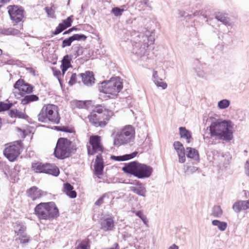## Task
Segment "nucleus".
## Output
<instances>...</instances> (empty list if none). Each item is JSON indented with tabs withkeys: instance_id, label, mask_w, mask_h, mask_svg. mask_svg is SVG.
Wrapping results in <instances>:
<instances>
[{
	"instance_id": "1",
	"label": "nucleus",
	"mask_w": 249,
	"mask_h": 249,
	"mask_svg": "<svg viewBox=\"0 0 249 249\" xmlns=\"http://www.w3.org/2000/svg\"><path fill=\"white\" fill-rule=\"evenodd\" d=\"M154 32L144 29L142 33L135 31L124 33L127 36H130V38L127 39H129L132 44L131 58L134 61H145L147 59L149 43L153 44L155 40Z\"/></svg>"
},
{
	"instance_id": "2",
	"label": "nucleus",
	"mask_w": 249,
	"mask_h": 249,
	"mask_svg": "<svg viewBox=\"0 0 249 249\" xmlns=\"http://www.w3.org/2000/svg\"><path fill=\"white\" fill-rule=\"evenodd\" d=\"M112 135L113 136L114 145L119 147L133 142L135 131L132 125H127L122 128L114 129Z\"/></svg>"
},
{
	"instance_id": "3",
	"label": "nucleus",
	"mask_w": 249,
	"mask_h": 249,
	"mask_svg": "<svg viewBox=\"0 0 249 249\" xmlns=\"http://www.w3.org/2000/svg\"><path fill=\"white\" fill-rule=\"evenodd\" d=\"M209 129L211 135L219 140L229 142L232 139L231 126L229 122L224 121L213 122Z\"/></svg>"
},
{
	"instance_id": "4",
	"label": "nucleus",
	"mask_w": 249,
	"mask_h": 249,
	"mask_svg": "<svg viewBox=\"0 0 249 249\" xmlns=\"http://www.w3.org/2000/svg\"><path fill=\"white\" fill-rule=\"evenodd\" d=\"M35 213L39 219L51 220L59 216V211L53 202H42L34 209Z\"/></svg>"
},
{
	"instance_id": "5",
	"label": "nucleus",
	"mask_w": 249,
	"mask_h": 249,
	"mask_svg": "<svg viewBox=\"0 0 249 249\" xmlns=\"http://www.w3.org/2000/svg\"><path fill=\"white\" fill-rule=\"evenodd\" d=\"M123 169L124 172L133 175L139 178H149L153 172V168L150 166L136 161L128 163Z\"/></svg>"
},
{
	"instance_id": "6",
	"label": "nucleus",
	"mask_w": 249,
	"mask_h": 249,
	"mask_svg": "<svg viewBox=\"0 0 249 249\" xmlns=\"http://www.w3.org/2000/svg\"><path fill=\"white\" fill-rule=\"evenodd\" d=\"M60 119L58 107L53 104L44 106L38 115V120L42 123L50 121L54 124H58Z\"/></svg>"
},
{
	"instance_id": "7",
	"label": "nucleus",
	"mask_w": 249,
	"mask_h": 249,
	"mask_svg": "<svg viewBox=\"0 0 249 249\" xmlns=\"http://www.w3.org/2000/svg\"><path fill=\"white\" fill-rule=\"evenodd\" d=\"M123 88L122 82L119 77L112 78L101 83L99 90L106 94L116 96Z\"/></svg>"
},
{
	"instance_id": "8",
	"label": "nucleus",
	"mask_w": 249,
	"mask_h": 249,
	"mask_svg": "<svg viewBox=\"0 0 249 249\" xmlns=\"http://www.w3.org/2000/svg\"><path fill=\"white\" fill-rule=\"evenodd\" d=\"M71 142L66 138H59L54 149V154L59 159H64L69 157L71 152L70 146Z\"/></svg>"
},
{
	"instance_id": "9",
	"label": "nucleus",
	"mask_w": 249,
	"mask_h": 249,
	"mask_svg": "<svg viewBox=\"0 0 249 249\" xmlns=\"http://www.w3.org/2000/svg\"><path fill=\"white\" fill-rule=\"evenodd\" d=\"M32 168L36 173H45L55 177L58 176L60 173L58 167L50 163L43 164L39 162H33Z\"/></svg>"
},
{
	"instance_id": "10",
	"label": "nucleus",
	"mask_w": 249,
	"mask_h": 249,
	"mask_svg": "<svg viewBox=\"0 0 249 249\" xmlns=\"http://www.w3.org/2000/svg\"><path fill=\"white\" fill-rule=\"evenodd\" d=\"M21 149V141H16L5 147L3 154L9 161H14L20 154Z\"/></svg>"
},
{
	"instance_id": "11",
	"label": "nucleus",
	"mask_w": 249,
	"mask_h": 249,
	"mask_svg": "<svg viewBox=\"0 0 249 249\" xmlns=\"http://www.w3.org/2000/svg\"><path fill=\"white\" fill-rule=\"evenodd\" d=\"M90 145L87 146L88 153L93 155L97 152H103V149L101 144V137L98 135H93L89 137Z\"/></svg>"
},
{
	"instance_id": "12",
	"label": "nucleus",
	"mask_w": 249,
	"mask_h": 249,
	"mask_svg": "<svg viewBox=\"0 0 249 249\" xmlns=\"http://www.w3.org/2000/svg\"><path fill=\"white\" fill-rule=\"evenodd\" d=\"M8 13L11 20L17 23L23 18L24 10L21 7L16 5H10L8 7Z\"/></svg>"
},
{
	"instance_id": "13",
	"label": "nucleus",
	"mask_w": 249,
	"mask_h": 249,
	"mask_svg": "<svg viewBox=\"0 0 249 249\" xmlns=\"http://www.w3.org/2000/svg\"><path fill=\"white\" fill-rule=\"evenodd\" d=\"M15 89H18L21 94L30 93L33 91V87L24 82L22 79L18 80L14 85Z\"/></svg>"
},
{
	"instance_id": "14",
	"label": "nucleus",
	"mask_w": 249,
	"mask_h": 249,
	"mask_svg": "<svg viewBox=\"0 0 249 249\" xmlns=\"http://www.w3.org/2000/svg\"><path fill=\"white\" fill-rule=\"evenodd\" d=\"M131 184H132V186L129 188L130 191L143 197H146V189L141 182L138 180H135Z\"/></svg>"
},
{
	"instance_id": "15",
	"label": "nucleus",
	"mask_w": 249,
	"mask_h": 249,
	"mask_svg": "<svg viewBox=\"0 0 249 249\" xmlns=\"http://www.w3.org/2000/svg\"><path fill=\"white\" fill-rule=\"evenodd\" d=\"M232 208L236 213L249 209V199L247 200H237L233 203Z\"/></svg>"
},
{
	"instance_id": "16",
	"label": "nucleus",
	"mask_w": 249,
	"mask_h": 249,
	"mask_svg": "<svg viewBox=\"0 0 249 249\" xmlns=\"http://www.w3.org/2000/svg\"><path fill=\"white\" fill-rule=\"evenodd\" d=\"M174 148L177 153L179 163H184L186 160L185 149L183 144L178 141H176L173 144Z\"/></svg>"
},
{
	"instance_id": "17",
	"label": "nucleus",
	"mask_w": 249,
	"mask_h": 249,
	"mask_svg": "<svg viewBox=\"0 0 249 249\" xmlns=\"http://www.w3.org/2000/svg\"><path fill=\"white\" fill-rule=\"evenodd\" d=\"M78 75L81 78L83 84L87 86H91L94 83L95 78L91 71H86L84 73L79 74Z\"/></svg>"
},
{
	"instance_id": "18",
	"label": "nucleus",
	"mask_w": 249,
	"mask_h": 249,
	"mask_svg": "<svg viewBox=\"0 0 249 249\" xmlns=\"http://www.w3.org/2000/svg\"><path fill=\"white\" fill-rule=\"evenodd\" d=\"M104 168V162L101 155L96 156L94 164V174L99 178L100 176L103 175V171Z\"/></svg>"
},
{
	"instance_id": "19",
	"label": "nucleus",
	"mask_w": 249,
	"mask_h": 249,
	"mask_svg": "<svg viewBox=\"0 0 249 249\" xmlns=\"http://www.w3.org/2000/svg\"><path fill=\"white\" fill-rule=\"evenodd\" d=\"M88 118L89 122L96 127H104L107 124L106 122L101 120L102 117L97 115L95 112H91Z\"/></svg>"
},
{
	"instance_id": "20",
	"label": "nucleus",
	"mask_w": 249,
	"mask_h": 249,
	"mask_svg": "<svg viewBox=\"0 0 249 249\" xmlns=\"http://www.w3.org/2000/svg\"><path fill=\"white\" fill-rule=\"evenodd\" d=\"M114 227V220L111 217L102 219L101 221V228L104 231H109L113 229Z\"/></svg>"
},
{
	"instance_id": "21",
	"label": "nucleus",
	"mask_w": 249,
	"mask_h": 249,
	"mask_svg": "<svg viewBox=\"0 0 249 249\" xmlns=\"http://www.w3.org/2000/svg\"><path fill=\"white\" fill-rule=\"evenodd\" d=\"M28 196L33 200L40 197L42 195V192L36 187H31L27 192Z\"/></svg>"
},
{
	"instance_id": "22",
	"label": "nucleus",
	"mask_w": 249,
	"mask_h": 249,
	"mask_svg": "<svg viewBox=\"0 0 249 249\" xmlns=\"http://www.w3.org/2000/svg\"><path fill=\"white\" fill-rule=\"evenodd\" d=\"M63 192L70 198H74L76 197V192L73 190V187L69 183L64 184Z\"/></svg>"
},
{
	"instance_id": "23",
	"label": "nucleus",
	"mask_w": 249,
	"mask_h": 249,
	"mask_svg": "<svg viewBox=\"0 0 249 249\" xmlns=\"http://www.w3.org/2000/svg\"><path fill=\"white\" fill-rule=\"evenodd\" d=\"M138 152L135 151L130 154H126L123 156H112L111 157V159L114 160L116 161H125L128 160H130L137 156Z\"/></svg>"
},
{
	"instance_id": "24",
	"label": "nucleus",
	"mask_w": 249,
	"mask_h": 249,
	"mask_svg": "<svg viewBox=\"0 0 249 249\" xmlns=\"http://www.w3.org/2000/svg\"><path fill=\"white\" fill-rule=\"evenodd\" d=\"M71 58L68 55H67L63 57L61 65V69L63 75L64 74L65 71L68 70V69L71 67Z\"/></svg>"
},
{
	"instance_id": "25",
	"label": "nucleus",
	"mask_w": 249,
	"mask_h": 249,
	"mask_svg": "<svg viewBox=\"0 0 249 249\" xmlns=\"http://www.w3.org/2000/svg\"><path fill=\"white\" fill-rule=\"evenodd\" d=\"M0 33L5 36H18L20 34V31L13 28H1L0 29Z\"/></svg>"
},
{
	"instance_id": "26",
	"label": "nucleus",
	"mask_w": 249,
	"mask_h": 249,
	"mask_svg": "<svg viewBox=\"0 0 249 249\" xmlns=\"http://www.w3.org/2000/svg\"><path fill=\"white\" fill-rule=\"evenodd\" d=\"M186 156L190 159L197 160L199 159V154L197 150L192 147L186 148Z\"/></svg>"
},
{
	"instance_id": "27",
	"label": "nucleus",
	"mask_w": 249,
	"mask_h": 249,
	"mask_svg": "<svg viewBox=\"0 0 249 249\" xmlns=\"http://www.w3.org/2000/svg\"><path fill=\"white\" fill-rule=\"evenodd\" d=\"M179 130L180 137L185 139L187 142L189 143L190 142V139L192 138L191 132L184 127H180Z\"/></svg>"
},
{
	"instance_id": "28",
	"label": "nucleus",
	"mask_w": 249,
	"mask_h": 249,
	"mask_svg": "<svg viewBox=\"0 0 249 249\" xmlns=\"http://www.w3.org/2000/svg\"><path fill=\"white\" fill-rule=\"evenodd\" d=\"M39 100L38 97L34 94L27 95L21 99V103L22 105H27L31 102L37 101Z\"/></svg>"
},
{
	"instance_id": "29",
	"label": "nucleus",
	"mask_w": 249,
	"mask_h": 249,
	"mask_svg": "<svg viewBox=\"0 0 249 249\" xmlns=\"http://www.w3.org/2000/svg\"><path fill=\"white\" fill-rule=\"evenodd\" d=\"M9 114L11 117L18 118L20 119H26L27 115L22 112L18 109H11L10 110Z\"/></svg>"
},
{
	"instance_id": "30",
	"label": "nucleus",
	"mask_w": 249,
	"mask_h": 249,
	"mask_svg": "<svg viewBox=\"0 0 249 249\" xmlns=\"http://www.w3.org/2000/svg\"><path fill=\"white\" fill-rule=\"evenodd\" d=\"M212 224L213 225L217 227L218 229L221 231H224L227 227V223L226 222L218 220H213Z\"/></svg>"
},
{
	"instance_id": "31",
	"label": "nucleus",
	"mask_w": 249,
	"mask_h": 249,
	"mask_svg": "<svg viewBox=\"0 0 249 249\" xmlns=\"http://www.w3.org/2000/svg\"><path fill=\"white\" fill-rule=\"evenodd\" d=\"M14 229L15 233H17L18 235H22L24 232L26 227L19 223L17 222L14 225Z\"/></svg>"
},
{
	"instance_id": "32",
	"label": "nucleus",
	"mask_w": 249,
	"mask_h": 249,
	"mask_svg": "<svg viewBox=\"0 0 249 249\" xmlns=\"http://www.w3.org/2000/svg\"><path fill=\"white\" fill-rule=\"evenodd\" d=\"M223 214V211L221 207L219 205L213 206L212 209L211 215L215 217H220Z\"/></svg>"
},
{
	"instance_id": "33",
	"label": "nucleus",
	"mask_w": 249,
	"mask_h": 249,
	"mask_svg": "<svg viewBox=\"0 0 249 249\" xmlns=\"http://www.w3.org/2000/svg\"><path fill=\"white\" fill-rule=\"evenodd\" d=\"M56 9V7L54 5H53L51 7H46L45 8V10L47 14L48 17L50 18H55V12Z\"/></svg>"
},
{
	"instance_id": "34",
	"label": "nucleus",
	"mask_w": 249,
	"mask_h": 249,
	"mask_svg": "<svg viewBox=\"0 0 249 249\" xmlns=\"http://www.w3.org/2000/svg\"><path fill=\"white\" fill-rule=\"evenodd\" d=\"M75 249H90L89 241L86 239L82 240L76 247Z\"/></svg>"
},
{
	"instance_id": "35",
	"label": "nucleus",
	"mask_w": 249,
	"mask_h": 249,
	"mask_svg": "<svg viewBox=\"0 0 249 249\" xmlns=\"http://www.w3.org/2000/svg\"><path fill=\"white\" fill-rule=\"evenodd\" d=\"M230 105V101L227 99H223L218 102L217 107L220 109L227 108Z\"/></svg>"
},
{
	"instance_id": "36",
	"label": "nucleus",
	"mask_w": 249,
	"mask_h": 249,
	"mask_svg": "<svg viewBox=\"0 0 249 249\" xmlns=\"http://www.w3.org/2000/svg\"><path fill=\"white\" fill-rule=\"evenodd\" d=\"M231 159V156L229 152L223 154L221 161L223 163L224 165L228 164Z\"/></svg>"
},
{
	"instance_id": "37",
	"label": "nucleus",
	"mask_w": 249,
	"mask_h": 249,
	"mask_svg": "<svg viewBox=\"0 0 249 249\" xmlns=\"http://www.w3.org/2000/svg\"><path fill=\"white\" fill-rule=\"evenodd\" d=\"M71 105L74 107L79 108H84L86 107V103L83 101L74 100L71 102Z\"/></svg>"
},
{
	"instance_id": "38",
	"label": "nucleus",
	"mask_w": 249,
	"mask_h": 249,
	"mask_svg": "<svg viewBox=\"0 0 249 249\" xmlns=\"http://www.w3.org/2000/svg\"><path fill=\"white\" fill-rule=\"evenodd\" d=\"M72 21V20L71 17H69L67 18V19L63 20L62 22L59 24L62 25V27L65 30L71 26Z\"/></svg>"
},
{
	"instance_id": "39",
	"label": "nucleus",
	"mask_w": 249,
	"mask_h": 249,
	"mask_svg": "<svg viewBox=\"0 0 249 249\" xmlns=\"http://www.w3.org/2000/svg\"><path fill=\"white\" fill-rule=\"evenodd\" d=\"M215 18L218 21H220V22H222L225 25H227L229 23L228 18L221 13H218L215 16Z\"/></svg>"
},
{
	"instance_id": "40",
	"label": "nucleus",
	"mask_w": 249,
	"mask_h": 249,
	"mask_svg": "<svg viewBox=\"0 0 249 249\" xmlns=\"http://www.w3.org/2000/svg\"><path fill=\"white\" fill-rule=\"evenodd\" d=\"M196 72L198 77L207 79V74L204 70L198 68L196 70Z\"/></svg>"
},
{
	"instance_id": "41",
	"label": "nucleus",
	"mask_w": 249,
	"mask_h": 249,
	"mask_svg": "<svg viewBox=\"0 0 249 249\" xmlns=\"http://www.w3.org/2000/svg\"><path fill=\"white\" fill-rule=\"evenodd\" d=\"M154 84L158 88H161L162 89H165L167 88V85L165 82H164L161 78L159 80H155Z\"/></svg>"
},
{
	"instance_id": "42",
	"label": "nucleus",
	"mask_w": 249,
	"mask_h": 249,
	"mask_svg": "<svg viewBox=\"0 0 249 249\" xmlns=\"http://www.w3.org/2000/svg\"><path fill=\"white\" fill-rule=\"evenodd\" d=\"M12 105V103L0 102V112L9 110Z\"/></svg>"
},
{
	"instance_id": "43",
	"label": "nucleus",
	"mask_w": 249,
	"mask_h": 249,
	"mask_svg": "<svg viewBox=\"0 0 249 249\" xmlns=\"http://www.w3.org/2000/svg\"><path fill=\"white\" fill-rule=\"evenodd\" d=\"M124 11L123 8H120L119 7H114L111 10V12L116 17H119L122 15L123 12Z\"/></svg>"
},
{
	"instance_id": "44",
	"label": "nucleus",
	"mask_w": 249,
	"mask_h": 249,
	"mask_svg": "<svg viewBox=\"0 0 249 249\" xmlns=\"http://www.w3.org/2000/svg\"><path fill=\"white\" fill-rule=\"evenodd\" d=\"M73 41L74 40H85L87 38L86 36L83 34H74L71 36Z\"/></svg>"
},
{
	"instance_id": "45",
	"label": "nucleus",
	"mask_w": 249,
	"mask_h": 249,
	"mask_svg": "<svg viewBox=\"0 0 249 249\" xmlns=\"http://www.w3.org/2000/svg\"><path fill=\"white\" fill-rule=\"evenodd\" d=\"M72 41L73 40L71 36L69 37L68 38L65 39L62 42V47L65 48L66 47L71 46Z\"/></svg>"
},
{
	"instance_id": "46",
	"label": "nucleus",
	"mask_w": 249,
	"mask_h": 249,
	"mask_svg": "<svg viewBox=\"0 0 249 249\" xmlns=\"http://www.w3.org/2000/svg\"><path fill=\"white\" fill-rule=\"evenodd\" d=\"M197 168L195 166H187L186 170H185V173L187 174H192L195 173L197 170Z\"/></svg>"
},
{
	"instance_id": "47",
	"label": "nucleus",
	"mask_w": 249,
	"mask_h": 249,
	"mask_svg": "<svg viewBox=\"0 0 249 249\" xmlns=\"http://www.w3.org/2000/svg\"><path fill=\"white\" fill-rule=\"evenodd\" d=\"M19 240L21 243H26L29 242V237L24 233V232L22 235H19Z\"/></svg>"
},
{
	"instance_id": "48",
	"label": "nucleus",
	"mask_w": 249,
	"mask_h": 249,
	"mask_svg": "<svg viewBox=\"0 0 249 249\" xmlns=\"http://www.w3.org/2000/svg\"><path fill=\"white\" fill-rule=\"evenodd\" d=\"M103 111V107L101 106H98L95 107L92 112H95V113L97 114V115H100L101 117H102V113Z\"/></svg>"
},
{
	"instance_id": "49",
	"label": "nucleus",
	"mask_w": 249,
	"mask_h": 249,
	"mask_svg": "<svg viewBox=\"0 0 249 249\" xmlns=\"http://www.w3.org/2000/svg\"><path fill=\"white\" fill-rule=\"evenodd\" d=\"M244 170L245 174L249 177V158L246 161L244 165Z\"/></svg>"
},
{
	"instance_id": "50",
	"label": "nucleus",
	"mask_w": 249,
	"mask_h": 249,
	"mask_svg": "<svg viewBox=\"0 0 249 249\" xmlns=\"http://www.w3.org/2000/svg\"><path fill=\"white\" fill-rule=\"evenodd\" d=\"M107 195H104L102 197L99 198L95 203V204L97 206H100L104 203V200L107 196Z\"/></svg>"
},
{
	"instance_id": "51",
	"label": "nucleus",
	"mask_w": 249,
	"mask_h": 249,
	"mask_svg": "<svg viewBox=\"0 0 249 249\" xmlns=\"http://www.w3.org/2000/svg\"><path fill=\"white\" fill-rule=\"evenodd\" d=\"M53 70L54 76L57 78L58 81L60 83V76L61 75V73L60 70H56L55 69H53Z\"/></svg>"
},
{
	"instance_id": "52",
	"label": "nucleus",
	"mask_w": 249,
	"mask_h": 249,
	"mask_svg": "<svg viewBox=\"0 0 249 249\" xmlns=\"http://www.w3.org/2000/svg\"><path fill=\"white\" fill-rule=\"evenodd\" d=\"M62 25L59 24L58 26L56 27L55 31L53 33V34L55 35H58L59 33H60L61 32H62L64 29L62 27Z\"/></svg>"
},
{
	"instance_id": "53",
	"label": "nucleus",
	"mask_w": 249,
	"mask_h": 249,
	"mask_svg": "<svg viewBox=\"0 0 249 249\" xmlns=\"http://www.w3.org/2000/svg\"><path fill=\"white\" fill-rule=\"evenodd\" d=\"M76 77H77V75L75 73H72L71 74L70 80L69 82L70 85H72L75 83Z\"/></svg>"
},
{
	"instance_id": "54",
	"label": "nucleus",
	"mask_w": 249,
	"mask_h": 249,
	"mask_svg": "<svg viewBox=\"0 0 249 249\" xmlns=\"http://www.w3.org/2000/svg\"><path fill=\"white\" fill-rule=\"evenodd\" d=\"M160 79V78L159 77V75H158V71H154L153 72V74H152V80L153 81V82L154 83L155 82V80H159Z\"/></svg>"
},
{
	"instance_id": "55",
	"label": "nucleus",
	"mask_w": 249,
	"mask_h": 249,
	"mask_svg": "<svg viewBox=\"0 0 249 249\" xmlns=\"http://www.w3.org/2000/svg\"><path fill=\"white\" fill-rule=\"evenodd\" d=\"M134 213L136 215L139 217L141 219H142L144 216H145L143 214V213L142 211H137Z\"/></svg>"
},
{
	"instance_id": "56",
	"label": "nucleus",
	"mask_w": 249,
	"mask_h": 249,
	"mask_svg": "<svg viewBox=\"0 0 249 249\" xmlns=\"http://www.w3.org/2000/svg\"><path fill=\"white\" fill-rule=\"evenodd\" d=\"M141 220L146 227H148V221L146 216H144Z\"/></svg>"
},
{
	"instance_id": "57",
	"label": "nucleus",
	"mask_w": 249,
	"mask_h": 249,
	"mask_svg": "<svg viewBox=\"0 0 249 249\" xmlns=\"http://www.w3.org/2000/svg\"><path fill=\"white\" fill-rule=\"evenodd\" d=\"M10 0H0V9L3 5L8 3Z\"/></svg>"
},
{
	"instance_id": "58",
	"label": "nucleus",
	"mask_w": 249,
	"mask_h": 249,
	"mask_svg": "<svg viewBox=\"0 0 249 249\" xmlns=\"http://www.w3.org/2000/svg\"><path fill=\"white\" fill-rule=\"evenodd\" d=\"M168 249H178V247L174 244L170 246Z\"/></svg>"
},
{
	"instance_id": "59",
	"label": "nucleus",
	"mask_w": 249,
	"mask_h": 249,
	"mask_svg": "<svg viewBox=\"0 0 249 249\" xmlns=\"http://www.w3.org/2000/svg\"><path fill=\"white\" fill-rule=\"evenodd\" d=\"M143 2L145 5L147 7H150V4L149 3V0H143Z\"/></svg>"
},
{
	"instance_id": "60",
	"label": "nucleus",
	"mask_w": 249,
	"mask_h": 249,
	"mask_svg": "<svg viewBox=\"0 0 249 249\" xmlns=\"http://www.w3.org/2000/svg\"><path fill=\"white\" fill-rule=\"evenodd\" d=\"M74 28L73 27L71 29H69L68 30L65 31V32H64L63 34L64 35H65V34H69L70 32H71L72 30H74Z\"/></svg>"
},
{
	"instance_id": "61",
	"label": "nucleus",
	"mask_w": 249,
	"mask_h": 249,
	"mask_svg": "<svg viewBox=\"0 0 249 249\" xmlns=\"http://www.w3.org/2000/svg\"><path fill=\"white\" fill-rule=\"evenodd\" d=\"M27 70L33 75L35 74V71L32 68H27Z\"/></svg>"
},
{
	"instance_id": "62",
	"label": "nucleus",
	"mask_w": 249,
	"mask_h": 249,
	"mask_svg": "<svg viewBox=\"0 0 249 249\" xmlns=\"http://www.w3.org/2000/svg\"><path fill=\"white\" fill-rule=\"evenodd\" d=\"M114 246H115V248H110L109 249H119V246H118V244L115 243L114 244Z\"/></svg>"
},
{
	"instance_id": "63",
	"label": "nucleus",
	"mask_w": 249,
	"mask_h": 249,
	"mask_svg": "<svg viewBox=\"0 0 249 249\" xmlns=\"http://www.w3.org/2000/svg\"><path fill=\"white\" fill-rule=\"evenodd\" d=\"M61 130L62 131H64V132H70V133L71 132V131L67 130L66 128H64V129Z\"/></svg>"
},
{
	"instance_id": "64",
	"label": "nucleus",
	"mask_w": 249,
	"mask_h": 249,
	"mask_svg": "<svg viewBox=\"0 0 249 249\" xmlns=\"http://www.w3.org/2000/svg\"><path fill=\"white\" fill-rule=\"evenodd\" d=\"M199 14V11H196L194 13V16H196L197 15H198Z\"/></svg>"
}]
</instances>
